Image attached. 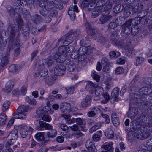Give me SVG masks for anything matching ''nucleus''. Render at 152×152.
<instances>
[{
    "mask_svg": "<svg viewBox=\"0 0 152 152\" xmlns=\"http://www.w3.org/2000/svg\"><path fill=\"white\" fill-rule=\"evenodd\" d=\"M20 30L23 36L26 37L28 35L29 27L28 25L21 27L20 28Z\"/></svg>",
    "mask_w": 152,
    "mask_h": 152,
    "instance_id": "b1692460",
    "label": "nucleus"
},
{
    "mask_svg": "<svg viewBox=\"0 0 152 152\" xmlns=\"http://www.w3.org/2000/svg\"><path fill=\"white\" fill-rule=\"evenodd\" d=\"M137 114L138 110L134 108L130 109V111L128 112L129 117L131 119H134Z\"/></svg>",
    "mask_w": 152,
    "mask_h": 152,
    "instance_id": "412c9836",
    "label": "nucleus"
},
{
    "mask_svg": "<svg viewBox=\"0 0 152 152\" xmlns=\"http://www.w3.org/2000/svg\"><path fill=\"white\" fill-rule=\"evenodd\" d=\"M18 129L20 131L21 130H26L27 129H28L26 125L25 124H23L20 125H19L18 126Z\"/></svg>",
    "mask_w": 152,
    "mask_h": 152,
    "instance_id": "e2e57ef3",
    "label": "nucleus"
},
{
    "mask_svg": "<svg viewBox=\"0 0 152 152\" xmlns=\"http://www.w3.org/2000/svg\"><path fill=\"white\" fill-rule=\"evenodd\" d=\"M105 135L109 139L112 138L114 137L113 132L111 129H108L105 131Z\"/></svg>",
    "mask_w": 152,
    "mask_h": 152,
    "instance_id": "72a5a7b5",
    "label": "nucleus"
},
{
    "mask_svg": "<svg viewBox=\"0 0 152 152\" xmlns=\"http://www.w3.org/2000/svg\"><path fill=\"white\" fill-rule=\"evenodd\" d=\"M91 97L90 96L87 95L81 102V105L83 107L86 108L91 103Z\"/></svg>",
    "mask_w": 152,
    "mask_h": 152,
    "instance_id": "2eb2a0df",
    "label": "nucleus"
},
{
    "mask_svg": "<svg viewBox=\"0 0 152 152\" xmlns=\"http://www.w3.org/2000/svg\"><path fill=\"white\" fill-rule=\"evenodd\" d=\"M40 14L44 16L48 15V9H44L43 10L39 12Z\"/></svg>",
    "mask_w": 152,
    "mask_h": 152,
    "instance_id": "052dcab7",
    "label": "nucleus"
},
{
    "mask_svg": "<svg viewBox=\"0 0 152 152\" xmlns=\"http://www.w3.org/2000/svg\"><path fill=\"white\" fill-rule=\"evenodd\" d=\"M39 130H50L52 128V126L50 124L42 121H39Z\"/></svg>",
    "mask_w": 152,
    "mask_h": 152,
    "instance_id": "9b49d317",
    "label": "nucleus"
},
{
    "mask_svg": "<svg viewBox=\"0 0 152 152\" xmlns=\"http://www.w3.org/2000/svg\"><path fill=\"white\" fill-rule=\"evenodd\" d=\"M101 13V12L100 10L95 9L92 12V17L94 18H96L99 16Z\"/></svg>",
    "mask_w": 152,
    "mask_h": 152,
    "instance_id": "49530a36",
    "label": "nucleus"
},
{
    "mask_svg": "<svg viewBox=\"0 0 152 152\" xmlns=\"http://www.w3.org/2000/svg\"><path fill=\"white\" fill-rule=\"evenodd\" d=\"M44 132H39L37 133L35 136L37 140L38 141H43L44 139Z\"/></svg>",
    "mask_w": 152,
    "mask_h": 152,
    "instance_id": "ea45409f",
    "label": "nucleus"
},
{
    "mask_svg": "<svg viewBox=\"0 0 152 152\" xmlns=\"http://www.w3.org/2000/svg\"><path fill=\"white\" fill-rule=\"evenodd\" d=\"M66 69L65 65L61 64L55 67L54 73L56 75L61 76L64 74Z\"/></svg>",
    "mask_w": 152,
    "mask_h": 152,
    "instance_id": "1a4fd4ad",
    "label": "nucleus"
},
{
    "mask_svg": "<svg viewBox=\"0 0 152 152\" xmlns=\"http://www.w3.org/2000/svg\"><path fill=\"white\" fill-rule=\"evenodd\" d=\"M143 105H144V108L145 109L147 110H149V109L151 110H152V104L149 102H147L146 103L143 104Z\"/></svg>",
    "mask_w": 152,
    "mask_h": 152,
    "instance_id": "4d7b16f0",
    "label": "nucleus"
},
{
    "mask_svg": "<svg viewBox=\"0 0 152 152\" xmlns=\"http://www.w3.org/2000/svg\"><path fill=\"white\" fill-rule=\"evenodd\" d=\"M12 39H10V42L8 44L7 49L5 53V56H6L8 57V56H9L10 55V51L11 50H12Z\"/></svg>",
    "mask_w": 152,
    "mask_h": 152,
    "instance_id": "c9c22d12",
    "label": "nucleus"
},
{
    "mask_svg": "<svg viewBox=\"0 0 152 152\" xmlns=\"http://www.w3.org/2000/svg\"><path fill=\"white\" fill-rule=\"evenodd\" d=\"M101 126V124L100 123H96L90 129L89 132L90 133H93L99 129Z\"/></svg>",
    "mask_w": 152,
    "mask_h": 152,
    "instance_id": "a19ab883",
    "label": "nucleus"
},
{
    "mask_svg": "<svg viewBox=\"0 0 152 152\" xmlns=\"http://www.w3.org/2000/svg\"><path fill=\"white\" fill-rule=\"evenodd\" d=\"M9 8L7 10L9 14L11 16H14L15 12L14 9L11 6L9 7Z\"/></svg>",
    "mask_w": 152,
    "mask_h": 152,
    "instance_id": "338daca9",
    "label": "nucleus"
},
{
    "mask_svg": "<svg viewBox=\"0 0 152 152\" xmlns=\"http://www.w3.org/2000/svg\"><path fill=\"white\" fill-rule=\"evenodd\" d=\"M58 7L56 5V6H54L52 7L51 6V7H49L50 8H48V16H50L51 17H54L56 16L58 14V11L56 10L55 8H57Z\"/></svg>",
    "mask_w": 152,
    "mask_h": 152,
    "instance_id": "dca6fc26",
    "label": "nucleus"
},
{
    "mask_svg": "<svg viewBox=\"0 0 152 152\" xmlns=\"http://www.w3.org/2000/svg\"><path fill=\"white\" fill-rule=\"evenodd\" d=\"M98 35L97 36L96 39H94L98 42L103 44L106 42V39L104 37L99 33Z\"/></svg>",
    "mask_w": 152,
    "mask_h": 152,
    "instance_id": "e433bc0d",
    "label": "nucleus"
},
{
    "mask_svg": "<svg viewBox=\"0 0 152 152\" xmlns=\"http://www.w3.org/2000/svg\"><path fill=\"white\" fill-rule=\"evenodd\" d=\"M80 33V30L76 29L74 32L72 30H70L69 32L65 35L66 37H68L70 35L73 34L74 37H76L78 36Z\"/></svg>",
    "mask_w": 152,
    "mask_h": 152,
    "instance_id": "aec40b11",
    "label": "nucleus"
},
{
    "mask_svg": "<svg viewBox=\"0 0 152 152\" xmlns=\"http://www.w3.org/2000/svg\"><path fill=\"white\" fill-rule=\"evenodd\" d=\"M97 85L94 84L91 81H89L87 83L86 87V89L87 91H91L92 93H94V89L97 87Z\"/></svg>",
    "mask_w": 152,
    "mask_h": 152,
    "instance_id": "f8f14e48",
    "label": "nucleus"
},
{
    "mask_svg": "<svg viewBox=\"0 0 152 152\" xmlns=\"http://www.w3.org/2000/svg\"><path fill=\"white\" fill-rule=\"evenodd\" d=\"M109 55L110 57H117L120 56V53L119 52H117L116 53L114 51H112L109 53Z\"/></svg>",
    "mask_w": 152,
    "mask_h": 152,
    "instance_id": "5fc2aeb1",
    "label": "nucleus"
},
{
    "mask_svg": "<svg viewBox=\"0 0 152 152\" xmlns=\"http://www.w3.org/2000/svg\"><path fill=\"white\" fill-rule=\"evenodd\" d=\"M67 55L66 53L61 54L60 55L59 58L57 60V62L60 63H63L66 60Z\"/></svg>",
    "mask_w": 152,
    "mask_h": 152,
    "instance_id": "37998d69",
    "label": "nucleus"
},
{
    "mask_svg": "<svg viewBox=\"0 0 152 152\" xmlns=\"http://www.w3.org/2000/svg\"><path fill=\"white\" fill-rule=\"evenodd\" d=\"M14 86V82L12 80L8 81L6 84L4 91L7 93L10 92Z\"/></svg>",
    "mask_w": 152,
    "mask_h": 152,
    "instance_id": "ddd939ff",
    "label": "nucleus"
},
{
    "mask_svg": "<svg viewBox=\"0 0 152 152\" xmlns=\"http://www.w3.org/2000/svg\"><path fill=\"white\" fill-rule=\"evenodd\" d=\"M18 130L15 129L13 130L9 134L7 137V142L5 145L6 148H7V147L12 145L15 142L18 137Z\"/></svg>",
    "mask_w": 152,
    "mask_h": 152,
    "instance_id": "423d86ee",
    "label": "nucleus"
},
{
    "mask_svg": "<svg viewBox=\"0 0 152 152\" xmlns=\"http://www.w3.org/2000/svg\"><path fill=\"white\" fill-rule=\"evenodd\" d=\"M46 134V137L47 138H53L56 135L57 132L56 130L53 129L49 132H47Z\"/></svg>",
    "mask_w": 152,
    "mask_h": 152,
    "instance_id": "c85d7f7f",
    "label": "nucleus"
},
{
    "mask_svg": "<svg viewBox=\"0 0 152 152\" xmlns=\"http://www.w3.org/2000/svg\"><path fill=\"white\" fill-rule=\"evenodd\" d=\"M137 120L139 124L143 126H147L152 123V118H149L147 115H141Z\"/></svg>",
    "mask_w": 152,
    "mask_h": 152,
    "instance_id": "0eeeda50",
    "label": "nucleus"
},
{
    "mask_svg": "<svg viewBox=\"0 0 152 152\" xmlns=\"http://www.w3.org/2000/svg\"><path fill=\"white\" fill-rule=\"evenodd\" d=\"M123 8L122 6L121 5H118L115 6L113 9V11L115 13L117 14L121 12Z\"/></svg>",
    "mask_w": 152,
    "mask_h": 152,
    "instance_id": "79ce46f5",
    "label": "nucleus"
},
{
    "mask_svg": "<svg viewBox=\"0 0 152 152\" xmlns=\"http://www.w3.org/2000/svg\"><path fill=\"white\" fill-rule=\"evenodd\" d=\"M108 28L109 29H112L117 26L116 23L114 22H111L108 25Z\"/></svg>",
    "mask_w": 152,
    "mask_h": 152,
    "instance_id": "69168bd1",
    "label": "nucleus"
},
{
    "mask_svg": "<svg viewBox=\"0 0 152 152\" xmlns=\"http://www.w3.org/2000/svg\"><path fill=\"white\" fill-rule=\"evenodd\" d=\"M39 69L40 71V76L42 77V78L48 76L47 75L48 72L44 67L39 66Z\"/></svg>",
    "mask_w": 152,
    "mask_h": 152,
    "instance_id": "a878e982",
    "label": "nucleus"
},
{
    "mask_svg": "<svg viewBox=\"0 0 152 152\" xmlns=\"http://www.w3.org/2000/svg\"><path fill=\"white\" fill-rule=\"evenodd\" d=\"M7 30L10 34V39H12V49L14 50V56L16 57L20 54L19 48L22 45L19 39V28L10 25L9 26Z\"/></svg>",
    "mask_w": 152,
    "mask_h": 152,
    "instance_id": "f257e3e1",
    "label": "nucleus"
},
{
    "mask_svg": "<svg viewBox=\"0 0 152 152\" xmlns=\"http://www.w3.org/2000/svg\"><path fill=\"white\" fill-rule=\"evenodd\" d=\"M118 30H116L113 31L112 33L110 36V39L111 43L113 45L117 40H118L116 38L117 34H118Z\"/></svg>",
    "mask_w": 152,
    "mask_h": 152,
    "instance_id": "4be33fe9",
    "label": "nucleus"
},
{
    "mask_svg": "<svg viewBox=\"0 0 152 152\" xmlns=\"http://www.w3.org/2000/svg\"><path fill=\"white\" fill-rule=\"evenodd\" d=\"M91 35L94 39H96L97 36L99 33L97 29L94 27L89 30Z\"/></svg>",
    "mask_w": 152,
    "mask_h": 152,
    "instance_id": "cd10ccee",
    "label": "nucleus"
},
{
    "mask_svg": "<svg viewBox=\"0 0 152 152\" xmlns=\"http://www.w3.org/2000/svg\"><path fill=\"white\" fill-rule=\"evenodd\" d=\"M113 45L119 48L125 47L124 41L121 39H118Z\"/></svg>",
    "mask_w": 152,
    "mask_h": 152,
    "instance_id": "473e14b6",
    "label": "nucleus"
},
{
    "mask_svg": "<svg viewBox=\"0 0 152 152\" xmlns=\"http://www.w3.org/2000/svg\"><path fill=\"white\" fill-rule=\"evenodd\" d=\"M125 20V17L124 16H121L118 17L116 20V22H117L118 24H121L122 23L123 21H124Z\"/></svg>",
    "mask_w": 152,
    "mask_h": 152,
    "instance_id": "bf43d9fd",
    "label": "nucleus"
},
{
    "mask_svg": "<svg viewBox=\"0 0 152 152\" xmlns=\"http://www.w3.org/2000/svg\"><path fill=\"white\" fill-rule=\"evenodd\" d=\"M119 89L116 87L115 88L111 93V99H113V100L117 101L119 95Z\"/></svg>",
    "mask_w": 152,
    "mask_h": 152,
    "instance_id": "a211bd4d",
    "label": "nucleus"
},
{
    "mask_svg": "<svg viewBox=\"0 0 152 152\" xmlns=\"http://www.w3.org/2000/svg\"><path fill=\"white\" fill-rule=\"evenodd\" d=\"M152 22V17L151 16H149L146 19L145 16L142 17L141 23H144L145 25H147L149 23H151Z\"/></svg>",
    "mask_w": 152,
    "mask_h": 152,
    "instance_id": "bb28decb",
    "label": "nucleus"
},
{
    "mask_svg": "<svg viewBox=\"0 0 152 152\" xmlns=\"http://www.w3.org/2000/svg\"><path fill=\"white\" fill-rule=\"evenodd\" d=\"M68 14L72 20H73L75 18V12L73 10H69L68 11Z\"/></svg>",
    "mask_w": 152,
    "mask_h": 152,
    "instance_id": "6e6d98bb",
    "label": "nucleus"
},
{
    "mask_svg": "<svg viewBox=\"0 0 152 152\" xmlns=\"http://www.w3.org/2000/svg\"><path fill=\"white\" fill-rule=\"evenodd\" d=\"M72 41V40H70L69 39V38H67L66 39H64L63 45L64 46H67V45L69 46V45L71 43Z\"/></svg>",
    "mask_w": 152,
    "mask_h": 152,
    "instance_id": "0e129e2a",
    "label": "nucleus"
},
{
    "mask_svg": "<svg viewBox=\"0 0 152 152\" xmlns=\"http://www.w3.org/2000/svg\"><path fill=\"white\" fill-rule=\"evenodd\" d=\"M112 8L111 4H106L104 7V10L105 12V14L103 13L99 18L98 23L103 24L106 23L111 19L112 17L111 15H108L110 12V9Z\"/></svg>",
    "mask_w": 152,
    "mask_h": 152,
    "instance_id": "f03ea898",
    "label": "nucleus"
},
{
    "mask_svg": "<svg viewBox=\"0 0 152 152\" xmlns=\"http://www.w3.org/2000/svg\"><path fill=\"white\" fill-rule=\"evenodd\" d=\"M42 19L41 16L37 14H35L33 16L32 20L33 22L37 24L42 21Z\"/></svg>",
    "mask_w": 152,
    "mask_h": 152,
    "instance_id": "5701e85b",
    "label": "nucleus"
},
{
    "mask_svg": "<svg viewBox=\"0 0 152 152\" xmlns=\"http://www.w3.org/2000/svg\"><path fill=\"white\" fill-rule=\"evenodd\" d=\"M9 71L12 73H16L19 71L17 65H12L8 68Z\"/></svg>",
    "mask_w": 152,
    "mask_h": 152,
    "instance_id": "58836bf2",
    "label": "nucleus"
},
{
    "mask_svg": "<svg viewBox=\"0 0 152 152\" xmlns=\"http://www.w3.org/2000/svg\"><path fill=\"white\" fill-rule=\"evenodd\" d=\"M89 50L87 47H82L77 50V53L79 55H88L89 54Z\"/></svg>",
    "mask_w": 152,
    "mask_h": 152,
    "instance_id": "f3484780",
    "label": "nucleus"
},
{
    "mask_svg": "<svg viewBox=\"0 0 152 152\" xmlns=\"http://www.w3.org/2000/svg\"><path fill=\"white\" fill-rule=\"evenodd\" d=\"M10 104V102L9 101L5 102L3 104L2 109L3 112L6 111L9 108Z\"/></svg>",
    "mask_w": 152,
    "mask_h": 152,
    "instance_id": "c03bdc74",
    "label": "nucleus"
},
{
    "mask_svg": "<svg viewBox=\"0 0 152 152\" xmlns=\"http://www.w3.org/2000/svg\"><path fill=\"white\" fill-rule=\"evenodd\" d=\"M45 113L48 114H51L53 113V110H51V109L48 107L44 108Z\"/></svg>",
    "mask_w": 152,
    "mask_h": 152,
    "instance_id": "680f3d73",
    "label": "nucleus"
},
{
    "mask_svg": "<svg viewBox=\"0 0 152 152\" xmlns=\"http://www.w3.org/2000/svg\"><path fill=\"white\" fill-rule=\"evenodd\" d=\"M143 5L140 3H138L134 4V6L132 7V12L134 13H137V15L139 16H141L143 12Z\"/></svg>",
    "mask_w": 152,
    "mask_h": 152,
    "instance_id": "6e6552de",
    "label": "nucleus"
},
{
    "mask_svg": "<svg viewBox=\"0 0 152 152\" xmlns=\"http://www.w3.org/2000/svg\"><path fill=\"white\" fill-rule=\"evenodd\" d=\"M91 76L97 82H99L100 77L97 74L96 71H93L92 72Z\"/></svg>",
    "mask_w": 152,
    "mask_h": 152,
    "instance_id": "a18cd8bd",
    "label": "nucleus"
},
{
    "mask_svg": "<svg viewBox=\"0 0 152 152\" xmlns=\"http://www.w3.org/2000/svg\"><path fill=\"white\" fill-rule=\"evenodd\" d=\"M94 91L95 92L96 96H99L102 95L104 91L103 89L101 87H96Z\"/></svg>",
    "mask_w": 152,
    "mask_h": 152,
    "instance_id": "4c0bfd02",
    "label": "nucleus"
},
{
    "mask_svg": "<svg viewBox=\"0 0 152 152\" xmlns=\"http://www.w3.org/2000/svg\"><path fill=\"white\" fill-rule=\"evenodd\" d=\"M33 129L31 127H29L28 129L24 130H21L20 131V133L21 137L23 138H25L28 134V131H32Z\"/></svg>",
    "mask_w": 152,
    "mask_h": 152,
    "instance_id": "f704fd0d",
    "label": "nucleus"
},
{
    "mask_svg": "<svg viewBox=\"0 0 152 152\" xmlns=\"http://www.w3.org/2000/svg\"><path fill=\"white\" fill-rule=\"evenodd\" d=\"M71 109V106L69 104L65 102L61 103L60 105V109L63 113H68Z\"/></svg>",
    "mask_w": 152,
    "mask_h": 152,
    "instance_id": "9d476101",
    "label": "nucleus"
},
{
    "mask_svg": "<svg viewBox=\"0 0 152 152\" xmlns=\"http://www.w3.org/2000/svg\"><path fill=\"white\" fill-rule=\"evenodd\" d=\"M7 117L6 114L2 113L0 115V125L3 126L6 122Z\"/></svg>",
    "mask_w": 152,
    "mask_h": 152,
    "instance_id": "c756f323",
    "label": "nucleus"
},
{
    "mask_svg": "<svg viewBox=\"0 0 152 152\" xmlns=\"http://www.w3.org/2000/svg\"><path fill=\"white\" fill-rule=\"evenodd\" d=\"M28 108L27 107L22 105L18 107V112L14 113L13 114V118H15L23 119L26 117V114L24 113L27 112Z\"/></svg>",
    "mask_w": 152,
    "mask_h": 152,
    "instance_id": "20e7f679",
    "label": "nucleus"
},
{
    "mask_svg": "<svg viewBox=\"0 0 152 152\" xmlns=\"http://www.w3.org/2000/svg\"><path fill=\"white\" fill-rule=\"evenodd\" d=\"M139 91L141 94L145 95L146 96L152 92L150 87H143L139 90Z\"/></svg>",
    "mask_w": 152,
    "mask_h": 152,
    "instance_id": "6ab92c4d",
    "label": "nucleus"
},
{
    "mask_svg": "<svg viewBox=\"0 0 152 152\" xmlns=\"http://www.w3.org/2000/svg\"><path fill=\"white\" fill-rule=\"evenodd\" d=\"M42 120L48 122H50L51 119L50 116L46 115H43V116L42 117Z\"/></svg>",
    "mask_w": 152,
    "mask_h": 152,
    "instance_id": "13d9d810",
    "label": "nucleus"
},
{
    "mask_svg": "<svg viewBox=\"0 0 152 152\" xmlns=\"http://www.w3.org/2000/svg\"><path fill=\"white\" fill-rule=\"evenodd\" d=\"M132 21L134 22V24L137 25L139 24L140 23H141V20H142V17H135L134 19H132ZM134 23L133 22L132 23Z\"/></svg>",
    "mask_w": 152,
    "mask_h": 152,
    "instance_id": "de8ad7c7",
    "label": "nucleus"
},
{
    "mask_svg": "<svg viewBox=\"0 0 152 152\" xmlns=\"http://www.w3.org/2000/svg\"><path fill=\"white\" fill-rule=\"evenodd\" d=\"M47 1V3H48L47 7H51V6L53 7L56 6V4L54 1H55V0H46Z\"/></svg>",
    "mask_w": 152,
    "mask_h": 152,
    "instance_id": "603ef678",
    "label": "nucleus"
},
{
    "mask_svg": "<svg viewBox=\"0 0 152 152\" xmlns=\"http://www.w3.org/2000/svg\"><path fill=\"white\" fill-rule=\"evenodd\" d=\"M135 137L139 139H143L148 138L150 135V133L145 127L140 128L135 131Z\"/></svg>",
    "mask_w": 152,
    "mask_h": 152,
    "instance_id": "7ed1b4c3",
    "label": "nucleus"
},
{
    "mask_svg": "<svg viewBox=\"0 0 152 152\" xmlns=\"http://www.w3.org/2000/svg\"><path fill=\"white\" fill-rule=\"evenodd\" d=\"M66 50V47L64 46H61L58 49V52L61 54L65 53V51Z\"/></svg>",
    "mask_w": 152,
    "mask_h": 152,
    "instance_id": "774afa93",
    "label": "nucleus"
},
{
    "mask_svg": "<svg viewBox=\"0 0 152 152\" xmlns=\"http://www.w3.org/2000/svg\"><path fill=\"white\" fill-rule=\"evenodd\" d=\"M139 30L140 29L137 26H135L134 28L131 29V33L133 35H136L138 33Z\"/></svg>",
    "mask_w": 152,
    "mask_h": 152,
    "instance_id": "8fccbe9b",
    "label": "nucleus"
},
{
    "mask_svg": "<svg viewBox=\"0 0 152 152\" xmlns=\"http://www.w3.org/2000/svg\"><path fill=\"white\" fill-rule=\"evenodd\" d=\"M42 81L47 85L49 86H52L53 84L54 80L55 79L53 80L51 76H46V77L42 78Z\"/></svg>",
    "mask_w": 152,
    "mask_h": 152,
    "instance_id": "4468645a",
    "label": "nucleus"
},
{
    "mask_svg": "<svg viewBox=\"0 0 152 152\" xmlns=\"http://www.w3.org/2000/svg\"><path fill=\"white\" fill-rule=\"evenodd\" d=\"M9 63V58L6 56H4L1 61V66L2 67L7 66Z\"/></svg>",
    "mask_w": 152,
    "mask_h": 152,
    "instance_id": "2f4dec72",
    "label": "nucleus"
},
{
    "mask_svg": "<svg viewBox=\"0 0 152 152\" xmlns=\"http://www.w3.org/2000/svg\"><path fill=\"white\" fill-rule=\"evenodd\" d=\"M101 64L102 66L109 65V61L106 58H103L101 60Z\"/></svg>",
    "mask_w": 152,
    "mask_h": 152,
    "instance_id": "3c124183",
    "label": "nucleus"
},
{
    "mask_svg": "<svg viewBox=\"0 0 152 152\" xmlns=\"http://www.w3.org/2000/svg\"><path fill=\"white\" fill-rule=\"evenodd\" d=\"M144 61L143 58L141 57H137L136 60V64L137 66H138L142 63Z\"/></svg>",
    "mask_w": 152,
    "mask_h": 152,
    "instance_id": "864d4df0",
    "label": "nucleus"
},
{
    "mask_svg": "<svg viewBox=\"0 0 152 152\" xmlns=\"http://www.w3.org/2000/svg\"><path fill=\"white\" fill-rule=\"evenodd\" d=\"M113 142H106V144L104 146V148L106 150L110 151V152H113Z\"/></svg>",
    "mask_w": 152,
    "mask_h": 152,
    "instance_id": "393cba45",
    "label": "nucleus"
},
{
    "mask_svg": "<svg viewBox=\"0 0 152 152\" xmlns=\"http://www.w3.org/2000/svg\"><path fill=\"white\" fill-rule=\"evenodd\" d=\"M86 146L89 150H91L93 149L95 150V149H96L95 144L89 140H88L86 141Z\"/></svg>",
    "mask_w": 152,
    "mask_h": 152,
    "instance_id": "7c9ffc66",
    "label": "nucleus"
},
{
    "mask_svg": "<svg viewBox=\"0 0 152 152\" xmlns=\"http://www.w3.org/2000/svg\"><path fill=\"white\" fill-rule=\"evenodd\" d=\"M26 100L31 105H36L37 103V101L34 99H31L28 97H26Z\"/></svg>",
    "mask_w": 152,
    "mask_h": 152,
    "instance_id": "09e8293b",
    "label": "nucleus"
},
{
    "mask_svg": "<svg viewBox=\"0 0 152 152\" xmlns=\"http://www.w3.org/2000/svg\"><path fill=\"white\" fill-rule=\"evenodd\" d=\"M132 19H130L121 26V33L125 37H129L131 36L130 26L132 23Z\"/></svg>",
    "mask_w": 152,
    "mask_h": 152,
    "instance_id": "39448f33",
    "label": "nucleus"
}]
</instances>
